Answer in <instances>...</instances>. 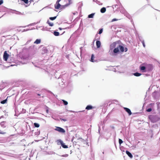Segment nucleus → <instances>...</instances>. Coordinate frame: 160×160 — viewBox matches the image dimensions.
Instances as JSON below:
<instances>
[{
    "instance_id": "nucleus-1",
    "label": "nucleus",
    "mask_w": 160,
    "mask_h": 160,
    "mask_svg": "<svg viewBox=\"0 0 160 160\" xmlns=\"http://www.w3.org/2000/svg\"><path fill=\"white\" fill-rule=\"evenodd\" d=\"M110 48L111 50H112L114 48L113 52L115 54L118 53L119 52V50L122 52L124 51L126 52L128 50L127 48H125L124 49L123 46L120 45L119 41H117L112 43L110 46Z\"/></svg>"
},
{
    "instance_id": "nucleus-2",
    "label": "nucleus",
    "mask_w": 160,
    "mask_h": 160,
    "mask_svg": "<svg viewBox=\"0 0 160 160\" xmlns=\"http://www.w3.org/2000/svg\"><path fill=\"white\" fill-rule=\"evenodd\" d=\"M149 118L153 122H155L158 120V117L156 115H150L149 116Z\"/></svg>"
},
{
    "instance_id": "nucleus-3",
    "label": "nucleus",
    "mask_w": 160,
    "mask_h": 160,
    "mask_svg": "<svg viewBox=\"0 0 160 160\" xmlns=\"http://www.w3.org/2000/svg\"><path fill=\"white\" fill-rule=\"evenodd\" d=\"M55 130L60 132L65 133V131L64 129L60 127H56Z\"/></svg>"
},
{
    "instance_id": "nucleus-4",
    "label": "nucleus",
    "mask_w": 160,
    "mask_h": 160,
    "mask_svg": "<svg viewBox=\"0 0 160 160\" xmlns=\"http://www.w3.org/2000/svg\"><path fill=\"white\" fill-rule=\"evenodd\" d=\"M9 57V55L8 54L7 51H5L4 52L3 58L5 61H7Z\"/></svg>"
},
{
    "instance_id": "nucleus-5",
    "label": "nucleus",
    "mask_w": 160,
    "mask_h": 160,
    "mask_svg": "<svg viewBox=\"0 0 160 160\" xmlns=\"http://www.w3.org/2000/svg\"><path fill=\"white\" fill-rule=\"evenodd\" d=\"M71 3V0H69V2L68 3H67L64 5L61 6V9H64L66 7L70 5Z\"/></svg>"
},
{
    "instance_id": "nucleus-6",
    "label": "nucleus",
    "mask_w": 160,
    "mask_h": 160,
    "mask_svg": "<svg viewBox=\"0 0 160 160\" xmlns=\"http://www.w3.org/2000/svg\"><path fill=\"white\" fill-rule=\"evenodd\" d=\"M58 0L56 2V5H55V9H58L61 8V5L59 3V2H58Z\"/></svg>"
},
{
    "instance_id": "nucleus-7",
    "label": "nucleus",
    "mask_w": 160,
    "mask_h": 160,
    "mask_svg": "<svg viewBox=\"0 0 160 160\" xmlns=\"http://www.w3.org/2000/svg\"><path fill=\"white\" fill-rule=\"evenodd\" d=\"M146 68L148 69V70L151 71L153 68V66L152 64H148L146 66Z\"/></svg>"
},
{
    "instance_id": "nucleus-8",
    "label": "nucleus",
    "mask_w": 160,
    "mask_h": 160,
    "mask_svg": "<svg viewBox=\"0 0 160 160\" xmlns=\"http://www.w3.org/2000/svg\"><path fill=\"white\" fill-rule=\"evenodd\" d=\"M124 110H125V111L127 112L129 115H130L132 114V112L128 108H124Z\"/></svg>"
},
{
    "instance_id": "nucleus-9",
    "label": "nucleus",
    "mask_w": 160,
    "mask_h": 160,
    "mask_svg": "<svg viewBox=\"0 0 160 160\" xmlns=\"http://www.w3.org/2000/svg\"><path fill=\"white\" fill-rule=\"evenodd\" d=\"M126 154L128 155V156L130 158H132L133 157L131 153L129 152L127 150L126 151Z\"/></svg>"
},
{
    "instance_id": "nucleus-10",
    "label": "nucleus",
    "mask_w": 160,
    "mask_h": 160,
    "mask_svg": "<svg viewBox=\"0 0 160 160\" xmlns=\"http://www.w3.org/2000/svg\"><path fill=\"white\" fill-rule=\"evenodd\" d=\"M101 43L100 41H98L96 42V46L97 48H99L100 47Z\"/></svg>"
},
{
    "instance_id": "nucleus-11",
    "label": "nucleus",
    "mask_w": 160,
    "mask_h": 160,
    "mask_svg": "<svg viewBox=\"0 0 160 160\" xmlns=\"http://www.w3.org/2000/svg\"><path fill=\"white\" fill-rule=\"evenodd\" d=\"M56 142H57V144L58 145H59L60 144L62 145L63 143V142L60 139L58 140Z\"/></svg>"
},
{
    "instance_id": "nucleus-12",
    "label": "nucleus",
    "mask_w": 160,
    "mask_h": 160,
    "mask_svg": "<svg viewBox=\"0 0 160 160\" xmlns=\"http://www.w3.org/2000/svg\"><path fill=\"white\" fill-rule=\"evenodd\" d=\"M93 107L91 105H88L86 108V109L87 110H89L93 108Z\"/></svg>"
},
{
    "instance_id": "nucleus-13",
    "label": "nucleus",
    "mask_w": 160,
    "mask_h": 160,
    "mask_svg": "<svg viewBox=\"0 0 160 160\" xmlns=\"http://www.w3.org/2000/svg\"><path fill=\"white\" fill-rule=\"evenodd\" d=\"M106 11V8L104 7L102 8L100 10V12L102 13H104Z\"/></svg>"
},
{
    "instance_id": "nucleus-14",
    "label": "nucleus",
    "mask_w": 160,
    "mask_h": 160,
    "mask_svg": "<svg viewBox=\"0 0 160 160\" xmlns=\"http://www.w3.org/2000/svg\"><path fill=\"white\" fill-rule=\"evenodd\" d=\"M41 40L39 39H37L34 42V43L36 44H38L41 42Z\"/></svg>"
},
{
    "instance_id": "nucleus-15",
    "label": "nucleus",
    "mask_w": 160,
    "mask_h": 160,
    "mask_svg": "<svg viewBox=\"0 0 160 160\" xmlns=\"http://www.w3.org/2000/svg\"><path fill=\"white\" fill-rule=\"evenodd\" d=\"M146 67L145 66H140V69L141 71H142L143 72H145L144 70L146 68Z\"/></svg>"
},
{
    "instance_id": "nucleus-16",
    "label": "nucleus",
    "mask_w": 160,
    "mask_h": 160,
    "mask_svg": "<svg viewBox=\"0 0 160 160\" xmlns=\"http://www.w3.org/2000/svg\"><path fill=\"white\" fill-rule=\"evenodd\" d=\"M54 35L55 36H58L59 35V33L58 32L55 31L53 32Z\"/></svg>"
},
{
    "instance_id": "nucleus-17",
    "label": "nucleus",
    "mask_w": 160,
    "mask_h": 160,
    "mask_svg": "<svg viewBox=\"0 0 160 160\" xmlns=\"http://www.w3.org/2000/svg\"><path fill=\"white\" fill-rule=\"evenodd\" d=\"M141 73H138V72H136V73H134V75L136 76H137V77H138V76H140L141 75Z\"/></svg>"
},
{
    "instance_id": "nucleus-18",
    "label": "nucleus",
    "mask_w": 160,
    "mask_h": 160,
    "mask_svg": "<svg viewBox=\"0 0 160 160\" xmlns=\"http://www.w3.org/2000/svg\"><path fill=\"white\" fill-rule=\"evenodd\" d=\"M62 147L63 148H68V146L67 145H65L63 143H63L62 144Z\"/></svg>"
},
{
    "instance_id": "nucleus-19",
    "label": "nucleus",
    "mask_w": 160,
    "mask_h": 160,
    "mask_svg": "<svg viewBox=\"0 0 160 160\" xmlns=\"http://www.w3.org/2000/svg\"><path fill=\"white\" fill-rule=\"evenodd\" d=\"M39 1V0H30L29 1V2L30 3H32V2L35 3L36 2H38Z\"/></svg>"
},
{
    "instance_id": "nucleus-20",
    "label": "nucleus",
    "mask_w": 160,
    "mask_h": 160,
    "mask_svg": "<svg viewBox=\"0 0 160 160\" xmlns=\"http://www.w3.org/2000/svg\"><path fill=\"white\" fill-rule=\"evenodd\" d=\"M94 13H92L89 14L88 16V18H93L94 15Z\"/></svg>"
},
{
    "instance_id": "nucleus-21",
    "label": "nucleus",
    "mask_w": 160,
    "mask_h": 160,
    "mask_svg": "<svg viewBox=\"0 0 160 160\" xmlns=\"http://www.w3.org/2000/svg\"><path fill=\"white\" fill-rule=\"evenodd\" d=\"M94 58V55L92 54V56H91V62H94V59H93Z\"/></svg>"
},
{
    "instance_id": "nucleus-22",
    "label": "nucleus",
    "mask_w": 160,
    "mask_h": 160,
    "mask_svg": "<svg viewBox=\"0 0 160 160\" xmlns=\"http://www.w3.org/2000/svg\"><path fill=\"white\" fill-rule=\"evenodd\" d=\"M34 126L36 128H38L40 126L39 124L36 123H34Z\"/></svg>"
},
{
    "instance_id": "nucleus-23",
    "label": "nucleus",
    "mask_w": 160,
    "mask_h": 160,
    "mask_svg": "<svg viewBox=\"0 0 160 160\" xmlns=\"http://www.w3.org/2000/svg\"><path fill=\"white\" fill-rule=\"evenodd\" d=\"M7 101V99L1 101V103L2 104H4Z\"/></svg>"
},
{
    "instance_id": "nucleus-24",
    "label": "nucleus",
    "mask_w": 160,
    "mask_h": 160,
    "mask_svg": "<svg viewBox=\"0 0 160 160\" xmlns=\"http://www.w3.org/2000/svg\"><path fill=\"white\" fill-rule=\"evenodd\" d=\"M47 23L50 26H52L53 25V23L50 22L49 21L47 22Z\"/></svg>"
},
{
    "instance_id": "nucleus-25",
    "label": "nucleus",
    "mask_w": 160,
    "mask_h": 160,
    "mask_svg": "<svg viewBox=\"0 0 160 160\" xmlns=\"http://www.w3.org/2000/svg\"><path fill=\"white\" fill-rule=\"evenodd\" d=\"M62 101L64 104L65 105H67L68 104V102L67 101H65V100H62Z\"/></svg>"
},
{
    "instance_id": "nucleus-26",
    "label": "nucleus",
    "mask_w": 160,
    "mask_h": 160,
    "mask_svg": "<svg viewBox=\"0 0 160 160\" xmlns=\"http://www.w3.org/2000/svg\"><path fill=\"white\" fill-rule=\"evenodd\" d=\"M57 18V16H55V17H50L49 18V19L50 20H55Z\"/></svg>"
},
{
    "instance_id": "nucleus-27",
    "label": "nucleus",
    "mask_w": 160,
    "mask_h": 160,
    "mask_svg": "<svg viewBox=\"0 0 160 160\" xmlns=\"http://www.w3.org/2000/svg\"><path fill=\"white\" fill-rule=\"evenodd\" d=\"M21 1L24 2L26 4H28V0H21Z\"/></svg>"
},
{
    "instance_id": "nucleus-28",
    "label": "nucleus",
    "mask_w": 160,
    "mask_h": 160,
    "mask_svg": "<svg viewBox=\"0 0 160 160\" xmlns=\"http://www.w3.org/2000/svg\"><path fill=\"white\" fill-rule=\"evenodd\" d=\"M123 142V141L120 139H119V143L120 145H121Z\"/></svg>"
},
{
    "instance_id": "nucleus-29",
    "label": "nucleus",
    "mask_w": 160,
    "mask_h": 160,
    "mask_svg": "<svg viewBox=\"0 0 160 160\" xmlns=\"http://www.w3.org/2000/svg\"><path fill=\"white\" fill-rule=\"evenodd\" d=\"M0 124H1V126L4 127V121L2 122H1Z\"/></svg>"
},
{
    "instance_id": "nucleus-30",
    "label": "nucleus",
    "mask_w": 160,
    "mask_h": 160,
    "mask_svg": "<svg viewBox=\"0 0 160 160\" xmlns=\"http://www.w3.org/2000/svg\"><path fill=\"white\" fill-rule=\"evenodd\" d=\"M152 110V109L151 108H149L146 110V111L147 112H150Z\"/></svg>"
},
{
    "instance_id": "nucleus-31",
    "label": "nucleus",
    "mask_w": 160,
    "mask_h": 160,
    "mask_svg": "<svg viewBox=\"0 0 160 160\" xmlns=\"http://www.w3.org/2000/svg\"><path fill=\"white\" fill-rule=\"evenodd\" d=\"M102 29H101L98 32V34H101L102 33Z\"/></svg>"
},
{
    "instance_id": "nucleus-32",
    "label": "nucleus",
    "mask_w": 160,
    "mask_h": 160,
    "mask_svg": "<svg viewBox=\"0 0 160 160\" xmlns=\"http://www.w3.org/2000/svg\"><path fill=\"white\" fill-rule=\"evenodd\" d=\"M3 3V1L2 0H0V5H1Z\"/></svg>"
},
{
    "instance_id": "nucleus-33",
    "label": "nucleus",
    "mask_w": 160,
    "mask_h": 160,
    "mask_svg": "<svg viewBox=\"0 0 160 160\" xmlns=\"http://www.w3.org/2000/svg\"><path fill=\"white\" fill-rule=\"evenodd\" d=\"M142 43L144 47H145V44L144 42L143 41L142 42Z\"/></svg>"
},
{
    "instance_id": "nucleus-34",
    "label": "nucleus",
    "mask_w": 160,
    "mask_h": 160,
    "mask_svg": "<svg viewBox=\"0 0 160 160\" xmlns=\"http://www.w3.org/2000/svg\"><path fill=\"white\" fill-rule=\"evenodd\" d=\"M117 20H117V19H116V18H114V19H113L112 20V22H113V21H117Z\"/></svg>"
},
{
    "instance_id": "nucleus-35",
    "label": "nucleus",
    "mask_w": 160,
    "mask_h": 160,
    "mask_svg": "<svg viewBox=\"0 0 160 160\" xmlns=\"http://www.w3.org/2000/svg\"><path fill=\"white\" fill-rule=\"evenodd\" d=\"M61 120H63V121H66V119H61Z\"/></svg>"
},
{
    "instance_id": "nucleus-36",
    "label": "nucleus",
    "mask_w": 160,
    "mask_h": 160,
    "mask_svg": "<svg viewBox=\"0 0 160 160\" xmlns=\"http://www.w3.org/2000/svg\"><path fill=\"white\" fill-rule=\"evenodd\" d=\"M59 29L60 30H62V28H59Z\"/></svg>"
},
{
    "instance_id": "nucleus-37",
    "label": "nucleus",
    "mask_w": 160,
    "mask_h": 160,
    "mask_svg": "<svg viewBox=\"0 0 160 160\" xmlns=\"http://www.w3.org/2000/svg\"><path fill=\"white\" fill-rule=\"evenodd\" d=\"M153 104H152V103H151V104H150V106H152V105H153Z\"/></svg>"
},
{
    "instance_id": "nucleus-38",
    "label": "nucleus",
    "mask_w": 160,
    "mask_h": 160,
    "mask_svg": "<svg viewBox=\"0 0 160 160\" xmlns=\"http://www.w3.org/2000/svg\"><path fill=\"white\" fill-rule=\"evenodd\" d=\"M37 95L38 96H40V95L39 94H37Z\"/></svg>"
},
{
    "instance_id": "nucleus-39",
    "label": "nucleus",
    "mask_w": 160,
    "mask_h": 160,
    "mask_svg": "<svg viewBox=\"0 0 160 160\" xmlns=\"http://www.w3.org/2000/svg\"><path fill=\"white\" fill-rule=\"evenodd\" d=\"M102 153H103V154H104V152H102Z\"/></svg>"
}]
</instances>
